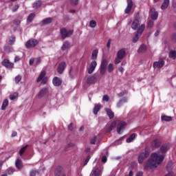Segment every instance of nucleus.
Instances as JSON below:
<instances>
[{"label": "nucleus", "mask_w": 176, "mask_h": 176, "mask_svg": "<svg viewBox=\"0 0 176 176\" xmlns=\"http://www.w3.org/2000/svg\"><path fill=\"white\" fill-rule=\"evenodd\" d=\"M105 69H106V67H100V74H101V75H104L105 74Z\"/></svg>", "instance_id": "49530a36"}, {"label": "nucleus", "mask_w": 176, "mask_h": 176, "mask_svg": "<svg viewBox=\"0 0 176 176\" xmlns=\"http://www.w3.org/2000/svg\"><path fill=\"white\" fill-rule=\"evenodd\" d=\"M168 149H170V147L168 146V145L164 144L160 148V153H166V152H167V151H168Z\"/></svg>", "instance_id": "412c9836"}, {"label": "nucleus", "mask_w": 176, "mask_h": 176, "mask_svg": "<svg viewBox=\"0 0 176 176\" xmlns=\"http://www.w3.org/2000/svg\"><path fill=\"white\" fill-rule=\"evenodd\" d=\"M122 105H123V103L121 100H120L119 102L117 104V107H118V108H120V107H122Z\"/></svg>", "instance_id": "4d7b16f0"}, {"label": "nucleus", "mask_w": 176, "mask_h": 176, "mask_svg": "<svg viewBox=\"0 0 176 176\" xmlns=\"http://www.w3.org/2000/svg\"><path fill=\"white\" fill-rule=\"evenodd\" d=\"M118 71H119L120 72H123L124 71V69H123L122 67H120L118 68Z\"/></svg>", "instance_id": "338daca9"}, {"label": "nucleus", "mask_w": 176, "mask_h": 176, "mask_svg": "<svg viewBox=\"0 0 176 176\" xmlns=\"http://www.w3.org/2000/svg\"><path fill=\"white\" fill-rule=\"evenodd\" d=\"M90 159H91V157H90V155H89L87 159L85 160V164H87V163H89V161L90 160Z\"/></svg>", "instance_id": "5fc2aeb1"}, {"label": "nucleus", "mask_w": 176, "mask_h": 176, "mask_svg": "<svg viewBox=\"0 0 176 176\" xmlns=\"http://www.w3.org/2000/svg\"><path fill=\"white\" fill-rule=\"evenodd\" d=\"M52 18H47V19L43 20L42 23L44 25L50 24V23L52 21Z\"/></svg>", "instance_id": "4c0bfd02"}, {"label": "nucleus", "mask_w": 176, "mask_h": 176, "mask_svg": "<svg viewBox=\"0 0 176 176\" xmlns=\"http://www.w3.org/2000/svg\"><path fill=\"white\" fill-rule=\"evenodd\" d=\"M106 112L109 119H113V118L115 117V114L112 112V110H111V109H106Z\"/></svg>", "instance_id": "4be33fe9"}, {"label": "nucleus", "mask_w": 176, "mask_h": 176, "mask_svg": "<svg viewBox=\"0 0 176 176\" xmlns=\"http://www.w3.org/2000/svg\"><path fill=\"white\" fill-rule=\"evenodd\" d=\"M41 5H42V3H41V1H36V2L33 4V8H39V6H41Z\"/></svg>", "instance_id": "a19ab883"}, {"label": "nucleus", "mask_w": 176, "mask_h": 176, "mask_svg": "<svg viewBox=\"0 0 176 176\" xmlns=\"http://www.w3.org/2000/svg\"><path fill=\"white\" fill-rule=\"evenodd\" d=\"M94 175L95 176H100L101 175V170L98 168H96L95 170H94Z\"/></svg>", "instance_id": "f704fd0d"}, {"label": "nucleus", "mask_w": 176, "mask_h": 176, "mask_svg": "<svg viewBox=\"0 0 176 176\" xmlns=\"http://www.w3.org/2000/svg\"><path fill=\"white\" fill-rule=\"evenodd\" d=\"M67 67V64L65 62H62L58 65V67L57 68L58 73L63 74L64 72V69H65V67Z\"/></svg>", "instance_id": "2eb2a0df"}, {"label": "nucleus", "mask_w": 176, "mask_h": 176, "mask_svg": "<svg viewBox=\"0 0 176 176\" xmlns=\"http://www.w3.org/2000/svg\"><path fill=\"white\" fill-rule=\"evenodd\" d=\"M124 56H126V49L122 48L117 53V57L120 60H122L124 58Z\"/></svg>", "instance_id": "4468645a"}, {"label": "nucleus", "mask_w": 176, "mask_h": 176, "mask_svg": "<svg viewBox=\"0 0 176 176\" xmlns=\"http://www.w3.org/2000/svg\"><path fill=\"white\" fill-rule=\"evenodd\" d=\"M103 101H107L108 102L109 101V97L108 95H104L102 98Z\"/></svg>", "instance_id": "37998d69"}, {"label": "nucleus", "mask_w": 176, "mask_h": 176, "mask_svg": "<svg viewBox=\"0 0 176 176\" xmlns=\"http://www.w3.org/2000/svg\"><path fill=\"white\" fill-rule=\"evenodd\" d=\"M152 146L153 148H159V146H160V142H159V140H153V142H152Z\"/></svg>", "instance_id": "bb28decb"}, {"label": "nucleus", "mask_w": 176, "mask_h": 176, "mask_svg": "<svg viewBox=\"0 0 176 176\" xmlns=\"http://www.w3.org/2000/svg\"><path fill=\"white\" fill-rule=\"evenodd\" d=\"M49 93V89L47 87L43 88L37 95L38 98H42L44 96H46Z\"/></svg>", "instance_id": "9b49d317"}, {"label": "nucleus", "mask_w": 176, "mask_h": 176, "mask_svg": "<svg viewBox=\"0 0 176 176\" xmlns=\"http://www.w3.org/2000/svg\"><path fill=\"white\" fill-rule=\"evenodd\" d=\"M163 160H164V155L160 154V152L152 153L151 159L145 163L144 168L147 170L149 168H156L157 166L163 163Z\"/></svg>", "instance_id": "f257e3e1"}, {"label": "nucleus", "mask_w": 176, "mask_h": 176, "mask_svg": "<svg viewBox=\"0 0 176 176\" xmlns=\"http://www.w3.org/2000/svg\"><path fill=\"white\" fill-rule=\"evenodd\" d=\"M133 170H130L129 175H126V176H133Z\"/></svg>", "instance_id": "774afa93"}, {"label": "nucleus", "mask_w": 176, "mask_h": 176, "mask_svg": "<svg viewBox=\"0 0 176 176\" xmlns=\"http://www.w3.org/2000/svg\"><path fill=\"white\" fill-rule=\"evenodd\" d=\"M117 126V133L122 134L126 127V122L122 121H114L111 123L109 127L107 129V131H112L113 129Z\"/></svg>", "instance_id": "f03ea898"}, {"label": "nucleus", "mask_w": 176, "mask_h": 176, "mask_svg": "<svg viewBox=\"0 0 176 176\" xmlns=\"http://www.w3.org/2000/svg\"><path fill=\"white\" fill-rule=\"evenodd\" d=\"M113 71V65L110 63L108 66V72H112Z\"/></svg>", "instance_id": "79ce46f5"}, {"label": "nucleus", "mask_w": 176, "mask_h": 176, "mask_svg": "<svg viewBox=\"0 0 176 176\" xmlns=\"http://www.w3.org/2000/svg\"><path fill=\"white\" fill-rule=\"evenodd\" d=\"M71 49V44L68 41H65L63 43L62 47H61V50L62 52H68Z\"/></svg>", "instance_id": "dca6fc26"}, {"label": "nucleus", "mask_w": 176, "mask_h": 176, "mask_svg": "<svg viewBox=\"0 0 176 176\" xmlns=\"http://www.w3.org/2000/svg\"><path fill=\"white\" fill-rule=\"evenodd\" d=\"M71 4L72 5H78L79 0H70Z\"/></svg>", "instance_id": "c03bdc74"}, {"label": "nucleus", "mask_w": 176, "mask_h": 176, "mask_svg": "<svg viewBox=\"0 0 176 176\" xmlns=\"http://www.w3.org/2000/svg\"><path fill=\"white\" fill-rule=\"evenodd\" d=\"M144 30H145V25L144 24L141 25V26L138 28L137 34L133 38V42L134 43H135L136 42H138V39H140V36L142 35V32H144Z\"/></svg>", "instance_id": "7ed1b4c3"}, {"label": "nucleus", "mask_w": 176, "mask_h": 176, "mask_svg": "<svg viewBox=\"0 0 176 176\" xmlns=\"http://www.w3.org/2000/svg\"><path fill=\"white\" fill-rule=\"evenodd\" d=\"M148 27H153V21H150L148 22Z\"/></svg>", "instance_id": "e2e57ef3"}, {"label": "nucleus", "mask_w": 176, "mask_h": 176, "mask_svg": "<svg viewBox=\"0 0 176 176\" xmlns=\"http://www.w3.org/2000/svg\"><path fill=\"white\" fill-rule=\"evenodd\" d=\"M151 12H152V14H151L152 20H157V17H159V12H157V11H156L154 8L151 9Z\"/></svg>", "instance_id": "aec40b11"}, {"label": "nucleus", "mask_w": 176, "mask_h": 176, "mask_svg": "<svg viewBox=\"0 0 176 176\" xmlns=\"http://www.w3.org/2000/svg\"><path fill=\"white\" fill-rule=\"evenodd\" d=\"M36 170H32L30 173V176H36Z\"/></svg>", "instance_id": "3c124183"}, {"label": "nucleus", "mask_w": 176, "mask_h": 176, "mask_svg": "<svg viewBox=\"0 0 176 176\" xmlns=\"http://www.w3.org/2000/svg\"><path fill=\"white\" fill-rule=\"evenodd\" d=\"M97 56H98V50H95L92 52V56H91L92 60H96V58H97Z\"/></svg>", "instance_id": "2f4dec72"}, {"label": "nucleus", "mask_w": 176, "mask_h": 176, "mask_svg": "<svg viewBox=\"0 0 176 176\" xmlns=\"http://www.w3.org/2000/svg\"><path fill=\"white\" fill-rule=\"evenodd\" d=\"M100 109H101V104H96L94 108V115H97V113H98V111H100Z\"/></svg>", "instance_id": "393cba45"}, {"label": "nucleus", "mask_w": 176, "mask_h": 176, "mask_svg": "<svg viewBox=\"0 0 176 176\" xmlns=\"http://www.w3.org/2000/svg\"><path fill=\"white\" fill-rule=\"evenodd\" d=\"M8 104H9V100H8V99H5L1 106L2 111H3L5 108L8 107Z\"/></svg>", "instance_id": "c756f323"}, {"label": "nucleus", "mask_w": 176, "mask_h": 176, "mask_svg": "<svg viewBox=\"0 0 176 176\" xmlns=\"http://www.w3.org/2000/svg\"><path fill=\"white\" fill-rule=\"evenodd\" d=\"M15 166L19 170H21V167H23V162H21V160L20 159L16 160L15 162Z\"/></svg>", "instance_id": "5701e85b"}, {"label": "nucleus", "mask_w": 176, "mask_h": 176, "mask_svg": "<svg viewBox=\"0 0 176 176\" xmlns=\"http://www.w3.org/2000/svg\"><path fill=\"white\" fill-rule=\"evenodd\" d=\"M8 174H13V173H14V169H13V168H9L8 169Z\"/></svg>", "instance_id": "de8ad7c7"}, {"label": "nucleus", "mask_w": 176, "mask_h": 176, "mask_svg": "<svg viewBox=\"0 0 176 176\" xmlns=\"http://www.w3.org/2000/svg\"><path fill=\"white\" fill-rule=\"evenodd\" d=\"M107 160H108V159L107 158V156H103L102 157V163H107Z\"/></svg>", "instance_id": "09e8293b"}, {"label": "nucleus", "mask_w": 176, "mask_h": 176, "mask_svg": "<svg viewBox=\"0 0 176 176\" xmlns=\"http://www.w3.org/2000/svg\"><path fill=\"white\" fill-rule=\"evenodd\" d=\"M96 25H97V23L96 22V21L91 20L89 22V27H91V28H95Z\"/></svg>", "instance_id": "58836bf2"}, {"label": "nucleus", "mask_w": 176, "mask_h": 176, "mask_svg": "<svg viewBox=\"0 0 176 176\" xmlns=\"http://www.w3.org/2000/svg\"><path fill=\"white\" fill-rule=\"evenodd\" d=\"M144 52H146V45H142L138 50L139 53H144Z\"/></svg>", "instance_id": "c85d7f7f"}, {"label": "nucleus", "mask_w": 176, "mask_h": 176, "mask_svg": "<svg viewBox=\"0 0 176 176\" xmlns=\"http://www.w3.org/2000/svg\"><path fill=\"white\" fill-rule=\"evenodd\" d=\"M34 17H35V14H30L28 16V19H27L28 23H31V21H32V20H34Z\"/></svg>", "instance_id": "473e14b6"}, {"label": "nucleus", "mask_w": 176, "mask_h": 176, "mask_svg": "<svg viewBox=\"0 0 176 176\" xmlns=\"http://www.w3.org/2000/svg\"><path fill=\"white\" fill-rule=\"evenodd\" d=\"M91 144L92 145H94V144H96V138H94L91 140Z\"/></svg>", "instance_id": "13d9d810"}, {"label": "nucleus", "mask_w": 176, "mask_h": 176, "mask_svg": "<svg viewBox=\"0 0 176 176\" xmlns=\"http://www.w3.org/2000/svg\"><path fill=\"white\" fill-rule=\"evenodd\" d=\"M96 82H97V78H96V76H89V77H87L86 80L87 85H94Z\"/></svg>", "instance_id": "ddd939ff"}, {"label": "nucleus", "mask_w": 176, "mask_h": 176, "mask_svg": "<svg viewBox=\"0 0 176 176\" xmlns=\"http://www.w3.org/2000/svg\"><path fill=\"white\" fill-rule=\"evenodd\" d=\"M28 147V145H26L23 147H22L20 151H19V155L21 156V155H23L24 153V152H25V150L27 149V148Z\"/></svg>", "instance_id": "e433bc0d"}, {"label": "nucleus", "mask_w": 176, "mask_h": 176, "mask_svg": "<svg viewBox=\"0 0 176 176\" xmlns=\"http://www.w3.org/2000/svg\"><path fill=\"white\" fill-rule=\"evenodd\" d=\"M107 47H108V49H109V47H111V40L109 39L107 43Z\"/></svg>", "instance_id": "680f3d73"}, {"label": "nucleus", "mask_w": 176, "mask_h": 176, "mask_svg": "<svg viewBox=\"0 0 176 176\" xmlns=\"http://www.w3.org/2000/svg\"><path fill=\"white\" fill-rule=\"evenodd\" d=\"M126 94L125 91H122L120 94H118V97H123V96Z\"/></svg>", "instance_id": "6e6d98bb"}, {"label": "nucleus", "mask_w": 176, "mask_h": 176, "mask_svg": "<svg viewBox=\"0 0 176 176\" xmlns=\"http://www.w3.org/2000/svg\"><path fill=\"white\" fill-rule=\"evenodd\" d=\"M17 61H20V57L16 56L14 58V63H17Z\"/></svg>", "instance_id": "bf43d9fd"}, {"label": "nucleus", "mask_w": 176, "mask_h": 176, "mask_svg": "<svg viewBox=\"0 0 176 176\" xmlns=\"http://www.w3.org/2000/svg\"><path fill=\"white\" fill-rule=\"evenodd\" d=\"M148 156H149L148 151H144V152L140 153L138 157L139 163H142V162H144V160H145V159H146Z\"/></svg>", "instance_id": "1a4fd4ad"}, {"label": "nucleus", "mask_w": 176, "mask_h": 176, "mask_svg": "<svg viewBox=\"0 0 176 176\" xmlns=\"http://www.w3.org/2000/svg\"><path fill=\"white\" fill-rule=\"evenodd\" d=\"M114 63L116 65L120 63V59H119V58H116Z\"/></svg>", "instance_id": "603ef678"}, {"label": "nucleus", "mask_w": 176, "mask_h": 176, "mask_svg": "<svg viewBox=\"0 0 176 176\" xmlns=\"http://www.w3.org/2000/svg\"><path fill=\"white\" fill-rule=\"evenodd\" d=\"M37 83L41 82V85H46L47 83V77L46 76V72L41 71L40 75L38 76V78L36 79Z\"/></svg>", "instance_id": "20e7f679"}, {"label": "nucleus", "mask_w": 176, "mask_h": 176, "mask_svg": "<svg viewBox=\"0 0 176 176\" xmlns=\"http://www.w3.org/2000/svg\"><path fill=\"white\" fill-rule=\"evenodd\" d=\"M96 67H97V62L96 60H93L89 65V66L87 67V72L89 75H91V74L94 72Z\"/></svg>", "instance_id": "6e6552de"}, {"label": "nucleus", "mask_w": 176, "mask_h": 176, "mask_svg": "<svg viewBox=\"0 0 176 176\" xmlns=\"http://www.w3.org/2000/svg\"><path fill=\"white\" fill-rule=\"evenodd\" d=\"M19 9V5H16L12 8V12H16Z\"/></svg>", "instance_id": "864d4df0"}, {"label": "nucleus", "mask_w": 176, "mask_h": 176, "mask_svg": "<svg viewBox=\"0 0 176 176\" xmlns=\"http://www.w3.org/2000/svg\"><path fill=\"white\" fill-rule=\"evenodd\" d=\"M74 34V30H67L65 28L60 29V35H62L63 39H65V38H68L71 35Z\"/></svg>", "instance_id": "39448f33"}, {"label": "nucleus", "mask_w": 176, "mask_h": 176, "mask_svg": "<svg viewBox=\"0 0 176 176\" xmlns=\"http://www.w3.org/2000/svg\"><path fill=\"white\" fill-rule=\"evenodd\" d=\"M121 102H122V104L124 102H127V98H123L122 100H120Z\"/></svg>", "instance_id": "052dcab7"}, {"label": "nucleus", "mask_w": 176, "mask_h": 176, "mask_svg": "<svg viewBox=\"0 0 176 176\" xmlns=\"http://www.w3.org/2000/svg\"><path fill=\"white\" fill-rule=\"evenodd\" d=\"M108 64V61H107V59H103L101 63L100 67L103 68H107V65Z\"/></svg>", "instance_id": "c9c22d12"}, {"label": "nucleus", "mask_w": 176, "mask_h": 176, "mask_svg": "<svg viewBox=\"0 0 176 176\" xmlns=\"http://www.w3.org/2000/svg\"><path fill=\"white\" fill-rule=\"evenodd\" d=\"M16 135H17V132L13 131L12 133V135H11L12 137H16Z\"/></svg>", "instance_id": "0e129e2a"}, {"label": "nucleus", "mask_w": 176, "mask_h": 176, "mask_svg": "<svg viewBox=\"0 0 176 176\" xmlns=\"http://www.w3.org/2000/svg\"><path fill=\"white\" fill-rule=\"evenodd\" d=\"M139 26H140V21H138V19H134L131 25L132 30H137V28L138 30Z\"/></svg>", "instance_id": "6ab92c4d"}, {"label": "nucleus", "mask_w": 176, "mask_h": 176, "mask_svg": "<svg viewBox=\"0 0 176 176\" xmlns=\"http://www.w3.org/2000/svg\"><path fill=\"white\" fill-rule=\"evenodd\" d=\"M162 120H164V122H171L172 118L170 116H162Z\"/></svg>", "instance_id": "7c9ffc66"}, {"label": "nucleus", "mask_w": 176, "mask_h": 176, "mask_svg": "<svg viewBox=\"0 0 176 176\" xmlns=\"http://www.w3.org/2000/svg\"><path fill=\"white\" fill-rule=\"evenodd\" d=\"M143 175V173L141 171H139L137 173L136 175L135 176H142Z\"/></svg>", "instance_id": "69168bd1"}, {"label": "nucleus", "mask_w": 176, "mask_h": 176, "mask_svg": "<svg viewBox=\"0 0 176 176\" xmlns=\"http://www.w3.org/2000/svg\"><path fill=\"white\" fill-rule=\"evenodd\" d=\"M135 133H133L130 135V137H129L127 139H126V142L128 144H130V142H133V140H135Z\"/></svg>", "instance_id": "a878e982"}, {"label": "nucleus", "mask_w": 176, "mask_h": 176, "mask_svg": "<svg viewBox=\"0 0 176 176\" xmlns=\"http://www.w3.org/2000/svg\"><path fill=\"white\" fill-rule=\"evenodd\" d=\"M38 45V40L36 39H30L25 43V47L27 49H31V47H35Z\"/></svg>", "instance_id": "423d86ee"}, {"label": "nucleus", "mask_w": 176, "mask_h": 176, "mask_svg": "<svg viewBox=\"0 0 176 176\" xmlns=\"http://www.w3.org/2000/svg\"><path fill=\"white\" fill-rule=\"evenodd\" d=\"M8 42H9L10 45H14V43L16 42V37H14L13 36L10 37Z\"/></svg>", "instance_id": "72a5a7b5"}, {"label": "nucleus", "mask_w": 176, "mask_h": 176, "mask_svg": "<svg viewBox=\"0 0 176 176\" xmlns=\"http://www.w3.org/2000/svg\"><path fill=\"white\" fill-rule=\"evenodd\" d=\"M164 65V60L163 59H160L158 61H155L153 63V68L156 69V68H162Z\"/></svg>", "instance_id": "f8f14e48"}, {"label": "nucleus", "mask_w": 176, "mask_h": 176, "mask_svg": "<svg viewBox=\"0 0 176 176\" xmlns=\"http://www.w3.org/2000/svg\"><path fill=\"white\" fill-rule=\"evenodd\" d=\"M124 138V136H122L118 140H117L116 142H119L118 144H122V141H123Z\"/></svg>", "instance_id": "8fccbe9b"}, {"label": "nucleus", "mask_w": 176, "mask_h": 176, "mask_svg": "<svg viewBox=\"0 0 176 176\" xmlns=\"http://www.w3.org/2000/svg\"><path fill=\"white\" fill-rule=\"evenodd\" d=\"M168 3H170V0H164V3L161 6V9L162 10H164V9H167V8L168 7Z\"/></svg>", "instance_id": "b1692460"}, {"label": "nucleus", "mask_w": 176, "mask_h": 176, "mask_svg": "<svg viewBox=\"0 0 176 176\" xmlns=\"http://www.w3.org/2000/svg\"><path fill=\"white\" fill-rule=\"evenodd\" d=\"M19 97V94H13L10 95V99L13 100H16Z\"/></svg>", "instance_id": "ea45409f"}, {"label": "nucleus", "mask_w": 176, "mask_h": 176, "mask_svg": "<svg viewBox=\"0 0 176 176\" xmlns=\"http://www.w3.org/2000/svg\"><path fill=\"white\" fill-rule=\"evenodd\" d=\"M52 83L54 86H61V84L63 83V81L61 80V78L58 77H54L52 80Z\"/></svg>", "instance_id": "a211bd4d"}, {"label": "nucleus", "mask_w": 176, "mask_h": 176, "mask_svg": "<svg viewBox=\"0 0 176 176\" xmlns=\"http://www.w3.org/2000/svg\"><path fill=\"white\" fill-rule=\"evenodd\" d=\"M169 57L170 58H173V60H175L176 58V51L172 50L169 52Z\"/></svg>", "instance_id": "cd10ccee"}, {"label": "nucleus", "mask_w": 176, "mask_h": 176, "mask_svg": "<svg viewBox=\"0 0 176 176\" xmlns=\"http://www.w3.org/2000/svg\"><path fill=\"white\" fill-rule=\"evenodd\" d=\"M2 65L6 67V68H8V69H10L11 68H13V67H14V64L10 63L8 59H4L3 60Z\"/></svg>", "instance_id": "9d476101"}, {"label": "nucleus", "mask_w": 176, "mask_h": 176, "mask_svg": "<svg viewBox=\"0 0 176 176\" xmlns=\"http://www.w3.org/2000/svg\"><path fill=\"white\" fill-rule=\"evenodd\" d=\"M21 80V77L20 76H17L15 77V82L19 83Z\"/></svg>", "instance_id": "a18cd8bd"}, {"label": "nucleus", "mask_w": 176, "mask_h": 176, "mask_svg": "<svg viewBox=\"0 0 176 176\" xmlns=\"http://www.w3.org/2000/svg\"><path fill=\"white\" fill-rule=\"evenodd\" d=\"M42 59L41 58V57H38L36 58H32L29 60V64L30 65H33V67H37V65H39Z\"/></svg>", "instance_id": "0eeeda50"}, {"label": "nucleus", "mask_w": 176, "mask_h": 176, "mask_svg": "<svg viewBox=\"0 0 176 176\" xmlns=\"http://www.w3.org/2000/svg\"><path fill=\"white\" fill-rule=\"evenodd\" d=\"M131 9H133V1L127 0V6L125 9V13H126V14H129V13L131 12Z\"/></svg>", "instance_id": "f3484780"}]
</instances>
